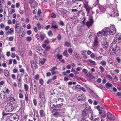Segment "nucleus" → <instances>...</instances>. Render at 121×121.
<instances>
[{
  "label": "nucleus",
  "instance_id": "25",
  "mask_svg": "<svg viewBox=\"0 0 121 121\" xmlns=\"http://www.w3.org/2000/svg\"><path fill=\"white\" fill-rule=\"evenodd\" d=\"M88 112L87 111H83L82 112V115L83 117H84L86 116Z\"/></svg>",
  "mask_w": 121,
  "mask_h": 121
},
{
  "label": "nucleus",
  "instance_id": "12",
  "mask_svg": "<svg viewBox=\"0 0 121 121\" xmlns=\"http://www.w3.org/2000/svg\"><path fill=\"white\" fill-rule=\"evenodd\" d=\"M105 28L106 29L105 30L106 32H109L110 35H112L115 34L116 33V30H113V31H108V30H107L108 29V27H105Z\"/></svg>",
  "mask_w": 121,
  "mask_h": 121
},
{
  "label": "nucleus",
  "instance_id": "42",
  "mask_svg": "<svg viewBox=\"0 0 121 121\" xmlns=\"http://www.w3.org/2000/svg\"><path fill=\"white\" fill-rule=\"evenodd\" d=\"M84 7L86 8V11L87 12V13H89L90 11L89 8L87 6L86 4L85 5Z\"/></svg>",
  "mask_w": 121,
  "mask_h": 121
},
{
  "label": "nucleus",
  "instance_id": "63",
  "mask_svg": "<svg viewBox=\"0 0 121 121\" xmlns=\"http://www.w3.org/2000/svg\"><path fill=\"white\" fill-rule=\"evenodd\" d=\"M16 56L15 54L14 53H13L11 54V56L12 58H14Z\"/></svg>",
  "mask_w": 121,
  "mask_h": 121
},
{
  "label": "nucleus",
  "instance_id": "5",
  "mask_svg": "<svg viewBox=\"0 0 121 121\" xmlns=\"http://www.w3.org/2000/svg\"><path fill=\"white\" fill-rule=\"evenodd\" d=\"M8 100L9 101V104H10L11 105H13L16 102V101L15 99L14 98L12 97H10L8 98Z\"/></svg>",
  "mask_w": 121,
  "mask_h": 121
},
{
  "label": "nucleus",
  "instance_id": "19",
  "mask_svg": "<svg viewBox=\"0 0 121 121\" xmlns=\"http://www.w3.org/2000/svg\"><path fill=\"white\" fill-rule=\"evenodd\" d=\"M99 34H101L100 35L101 36H102L105 34L104 30H102L101 31L98 32L97 33V35H99Z\"/></svg>",
  "mask_w": 121,
  "mask_h": 121
},
{
  "label": "nucleus",
  "instance_id": "49",
  "mask_svg": "<svg viewBox=\"0 0 121 121\" xmlns=\"http://www.w3.org/2000/svg\"><path fill=\"white\" fill-rule=\"evenodd\" d=\"M15 12V10L13 9H11L9 13L10 14H12L13 13Z\"/></svg>",
  "mask_w": 121,
  "mask_h": 121
},
{
  "label": "nucleus",
  "instance_id": "14",
  "mask_svg": "<svg viewBox=\"0 0 121 121\" xmlns=\"http://www.w3.org/2000/svg\"><path fill=\"white\" fill-rule=\"evenodd\" d=\"M1 98L2 99H4L5 96V92L4 91H1L0 94Z\"/></svg>",
  "mask_w": 121,
  "mask_h": 121
},
{
  "label": "nucleus",
  "instance_id": "17",
  "mask_svg": "<svg viewBox=\"0 0 121 121\" xmlns=\"http://www.w3.org/2000/svg\"><path fill=\"white\" fill-rule=\"evenodd\" d=\"M15 31L17 33H19L21 31V28L20 26H15Z\"/></svg>",
  "mask_w": 121,
  "mask_h": 121
},
{
  "label": "nucleus",
  "instance_id": "24",
  "mask_svg": "<svg viewBox=\"0 0 121 121\" xmlns=\"http://www.w3.org/2000/svg\"><path fill=\"white\" fill-rule=\"evenodd\" d=\"M103 47L104 48H107L108 47V45L107 43H104L102 44Z\"/></svg>",
  "mask_w": 121,
  "mask_h": 121
},
{
  "label": "nucleus",
  "instance_id": "34",
  "mask_svg": "<svg viewBox=\"0 0 121 121\" xmlns=\"http://www.w3.org/2000/svg\"><path fill=\"white\" fill-rule=\"evenodd\" d=\"M56 56L57 58L59 60H60L62 59V56L60 55L57 54Z\"/></svg>",
  "mask_w": 121,
  "mask_h": 121
},
{
  "label": "nucleus",
  "instance_id": "8",
  "mask_svg": "<svg viewBox=\"0 0 121 121\" xmlns=\"http://www.w3.org/2000/svg\"><path fill=\"white\" fill-rule=\"evenodd\" d=\"M40 92L39 97L40 98H44L45 91L44 89L43 88H40Z\"/></svg>",
  "mask_w": 121,
  "mask_h": 121
},
{
  "label": "nucleus",
  "instance_id": "15",
  "mask_svg": "<svg viewBox=\"0 0 121 121\" xmlns=\"http://www.w3.org/2000/svg\"><path fill=\"white\" fill-rule=\"evenodd\" d=\"M54 116L56 117H58L61 116L60 112H59L57 111H56L53 114Z\"/></svg>",
  "mask_w": 121,
  "mask_h": 121
},
{
  "label": "nucleus",
  "instance_id": "35",
  "mask_svg": "<svg viewBox=\"0 0 121 121\" xmlns=\"http://www.w3.org/2000/svg\"><path fill=\"white\" fill-rule=\"evenodd\" d=\"M81 86L79 85H77L75 87V89L78 91H80Z\"/></svg>",
  "mask_w": 121,
  "mask_h": 121
},
{
  "label": "nucleus",
  "instance_id": "41",
  "mask_svg": "<svg viewBox=\"0 0 121 121\" xmlns=\"http://www.w3.org/2000/svg\"><path fill=\"white\" fill-rule=\"evenodd\" d=\"M86 51L85 50H84L81 52V54L83 55H85L86 54Z\"/></svg>",
  "mask_w": 121,
  "mask_h": 121
},
{
  "label": "nucleus",
  "instance_id": "47",
  "mask_svg": "<svg viewBox=\"0 0 121 121\" xmlns=\"http://www.w3.org/2000/svg\"><path fill=\"white\" fill-rule=\"evenodd\" d=\"M13 31V29L12 28H11L9 30L8 32L9 34H11L12 32Z\"/></svg>",
  "mask_w": 121,
  "mask_h": 121
},
{
  "label": "nucleus",
  "instance_id": "57",
  "mask_svg": "<svg viewBox=\"0 0 121 121\" xmlns=\"http://www.w3.org/2000/svg\"><path fill=\"white\" fill-rule=\"evenodd\" d=\"M18 71V69L16 68L14 69L13 70V72L14 73H17Z\"/></svg>",
  "mask_w": 121,
  "mask_h": 121
},
{
  "label": "nucleus",
  "instance_id": "10",
  "mask_svg": "<svg viewBox=\"0 0 121 121\" xmlns=\"http://www.w3.org/2000/svg\"><path fill=\"white\" fill-rule=\"evenodd\" d=\"M40 107H42L44 106V103L45 101L44 98H40Z\"/></svg>",
  "mask_w": 121,
  "mask_h": 121
},
{
  "label": "nucleus",
  "instance_id": "33",
  "mask_svg": "<svg viewBox=\"0 0 121 121\" xmlns=\"http://www.w3.org/2000/svg\"><path fill=\"white\" fill-rule=\"evenodd\" d=\"M63 55L67 57L69 56V54L67 53V50L65 51L63 53Z\"/></svg>",
  "mask_w": 121,
  "mask_h": 121
},
{
  "label": "nucleus",
  "instance_id": "22",
  "mask_svg": "<svg viewBox=\"0 0 121 121\" xmlns=\"http://www.w3.org/2000/svg\"><path fill=\"white\" fill-rule=\"evenodd\" d=\"M24 81L25 82L27 83V81L29 79V78L28 75L27 73L24 76Z\"/></svg>",
  "mask_w": 121,
  "mask_h": 121
},
{
  "label": "nucleus",
  "instance_id": "55",
  "mask_svg": "<svg viewBox=\"0 0 121 121\" xmlns=\"http://www.w3.org/2000/svg\"><path fill=\"white\" fill-rule=\"evenodd\" d=\"M51 17L53 18H55L56 17V14L54 13H52V14Z\"/></svg>",
  "mask_w": 121,
  "mask_h": 121
},
{
  "label": "nucleus",
  "instance_id": "56",
  "mask_svg": "<svg viewBox=\"0 0 121 121\" xmlns=\"http://www.w3.org/2000/svg\"><path fill=\"white\" fill-rule=\"evenodd\" d=\"M35 77L36 79L38 80L39 78V75L38 74L35 75Z\"/></svg>",
  "mask_w": 121,
  "mask_h": 121
},
{
  "label": "nucleus",
  "instance_id": "59",
  "mask_svg": "<svg viewBox=\"0 0 121 121\" xmlns=\"http://www.w3.org/2000/svg\"><path fill=\"white\" fill-rule=\"evenodd\" d=\"M27 34L28 35H30L31 34V31L30 30H28L27 31Z\"/></svg>",
  "mask_w": 121,
  "mask_h": 121
},
{
  "label": "nucleus",
  "instance_id": "43",
  "mask_svg": "<svg viewBox=\"0 0 121 121\" xmlns=\"http://www.w3.org/2000/svg\"><path fill=\"white\" fill-rule=\"evenodd\" d=\"M51 28L53 29L57 28H58L57 26L56 25H54L53 24H52Z\"/></svg>",
  "mask_w": 121,
  "mask_h": 121
},
{
  "label": "nucleus",
  "instance_id": "64",
  "mask_svg": "<svg viewBox=\"0 0 121 121\" xmlns=\"http://www.w3.org/2000/svg\"><path fill=\"white\" fill-rule=\"evenodd\" d=\"M16 77L15 75L14 74H12L11 75V77L13 78V79H15V78Z\"/></svg>",
  "mask_w": 121,
  "mask_h": 121
},
{
  "label": "nucleus",
  "instance_id": "18",
  "mask_svg": "<svg viewBox=\"0 0 121 121\" xmlns=\"http://www.w3.org/2000/svg\"><path fill=\"white\" fill-rule=\"evenodd\" d=\"M45 36V35L44 33H40V39L41 40H43L44 39Z\"/></svg>",
  "mask_w": 121,
  "mask_h": 121
},
{
  "label": "nucleus",
  "instance_id": "54",
  "mask_svg": "<svg viewBox=\"0 0 121 121\" xmlns=\"http://www.w3.org/2000/svg\"><path fill=\"white\" fill-rule=\"evenodd\" d=\"M88 60L89 62L92 63L93 65H95V61H93L90 59H89Z\"/></svg>",
  "mask_w": 121,
  "mask_h": 121
},
{
  "label": "nucleus",
  "instance_id": "40",
  "mask_svg": "<svg viewBox=\"0 0 121 121\" xmlns=\"http://www.w3.org/2000/svg\"><path fill=\"white\" fill-rule=\"evenodd\" d=\"M48 35L50 37H52L53 35V34L52 31L51 30L49 31L48 33Z\"/></svg>",
  "mask_w": 121,
  "mask_h": 121
},
{
  "label": "nucleus",
  "instance_id": "50",
  "mask_svg": "<svg viewBox=\"0 0 121 121\" xmlns=\"http://www.w3.org/2000/svg\"><path fill=\"white\" fill-rule=\"evenodd\" d=\"M32 39L31 38V37H29L27 38L26 40L30 42Z\"/></svg>",
  "mask_w": 121,
  "mask_h": 121
},
{
  "label": "nucleus",
  "instance_id": "36",
  "mask_svg": "<svg viewBox=\"0 0 121 121\" xmlns=\"http://www.w3.org/2000/svg\"><path fill=\"white\" fill-rule=\"evenodd\" d=\"M99 68L100 70V72L101 73H103L105 69L102 66H100L99 67Z\"/></svg>",
  "mask_w": 121,
  "mask_h": 121
},
{
  "label": "nucleus",
  "instance_id": "20",
  "mask_svg": "<svg viewBox=\"0 0 121 121\" xmlns=\"http://www.w3.org/2000/svg\"><path fill=\"white\" fill-rule=\"evenodd\" d=\"M86 76L91 79L93 78H95V77L93 76L91 73H90L88 72L86 74Z\"/></svg>",
  "mask_w": 121,
  "mask_h": 121
},
{
  "label": "nucleus",
  "instance_id": "7",
  "mask_svg": "<svg viewBox=\"0 0 121 121\" xmlns=\"http://www.w3.org/2000/svg\"><path fill=\"white\" fill-rule=\"evenodd\" d=\"M110 120H114L115 119V117L109 112H108L106 118Z\"/></svg>",
  "mask_w": 121,
  "mask_h": 121
},
{
  "label": "nucleus",
  "instance_id": "2",
  "mask_svg": "<svg viewBox=\"0 0 121 121\" xmlns=\"http://www.w3.org/2000/svg\"><path fill=\"white\" fill-rule=\"evenodd\" d=\"M11 114L10 113H7V114H3V116L6 115H9V117L8 119H7V121H8L9 120H11L12 121H17L18 120V115L16 114H14L11 115H10Z\"/></svg>",
  "mask_w": 121,
  "mask_h": 121
},
{
  "label": "nucleus",
  "instance_id": "21",
  "mask_svg": "<svg viewBox=\"0 0 121 121\" xmlns=\"http://www.w3.org/2000/svg\"><path fill=\"white\" fill-rule=\"evenodd\" d=\"M106 87L107 89H109L110 87L112 86V85L109 82H108L105 84Z\"/></svg>",
  "mask_w": 121,
  "mask_h": 121
},
{
  "label": "nucleus",
  "instance_id": "4",
  "mask_svg": "<svg viewBox=\"0 0 121 121\" xmlns=\"http://www.w3.org/2000/svg\"><path fill=\"white\" fill-rule=\"evenodd\" d=\"M114 41L116 43H117L121 42V36H119L118 34H117L114 38Z\"/></svg>",
  "mask_w": 121,
  "mask_h": 121
},
{
  "label": "nucleus",
  "instance_id": "48",
  "mask_svg": "<svg viewBox=\"0 0 121 121\" xmlns=\"http://www.w3.org/2000/svg\"><path fill=\"white\" fill-rule=\"evenodd\" d=\"M82 72H83L85 74H86L87 73L88 71L86 69H83L82 70Z\"/></svg>",
  "mask_w": 121,
  "mask_h": 121
},
{
  "label": "nucleus",
  "instance_id": "39",
  "mask_svg": "<svg viewBox=\"0 0 121 121\" xmlns=\"http://www.w3.org/2000/svg\"><path fill=\"white\" fill-rule=\"evenodd\" d=\"M100 64L106 66V62L104 60H102L100 62Z\"/></svg>",
  "mask_w": 121,
  "mask_h": 121
},
{
  "label": "nucleus",
  "instance_id": "44",
  "mask_svg": "<svg viewBox=\"0 0 121 121\" xmlns=\"http://www.w3.org/2000/svg\"><path fill=\"white\" fill-rule=\"evenodd\" d=\"M25 100L26 101H27L28 100V95L26 93L25 94Z\"/></svg>",
  "mask_w": 121,
  "mask_h": 121
},
{
  "label": "nucleus",
  "instance_id": "26",
  "mask_svg": "<svg viewBox=\"0 0 121 121\" xmlns=\"http://www.w3.org/2000/svg\"><path fill=\"white\" fill-rule=\"evenodd\" d=\"M39 113L40 116L42 117H43L44 115V113L43 110H41L39 111Z\"/></svg>",
  "mask_w": 121,
  "mask_h": 121
},
{
  "label": "nucleus",
  "instance_id": "13",
  "mask_svg": "<svg viewBox=\"0 0 121 121\" xmlns=\"http://www.w3.org/2000/svg\"><path fill=\"white\" fill-rule=\"evenodd\" d=\"M85 100V98L84 96L83 95H80L78 97L77 102L78 101H79L80 100Z\"/></svg>",
  "mask_w": 121,
  "mask_h": 121
},
{
  "label": "nucleus",
  "instance_id": "53",
  "mask_svg": "<svg viewBox=\"0 0 121 121\" xmlns=\"http://www.w3.org/2000/svg\"><path fill=\"white\" fill-rule=\"evenodd\" d=\"M37 26L38 29L39 30H40L41 28V26L40 24L38 23L37 24Z\"/></svg>",
  "mask_w": 121,
  "mask_h": 121
},
{
  "label": "nucleus",
  "instance_id": "30",
  "mask_svg": "<svg viewBox=\"0 0 121 121\" xmlns=\"http://www.w3.org/2000/svg\"><path fill=\"white\" fill-rule=\"evenodd\" d=\"M73 56L74 59H76L78 58L77 53L76 52H74L73 55Z\"/></svg>",
  "mask_w": 121,
  "mask_h": 121
},
{
  "label": "nucleus",
  "instance_id": "3",
  "mask_svg": "<svg viewBox=\"0 0 121 121\" xmlns=\"http://www.w3.org/2000/svg\"><path fill=\"white\" fill-rule=\"evenodd\" d=\"M93 22L94 21L92 17L91 16L90 17L89 20L86 23V24L88 27H89L92 26Z\"/></svg>",
  "mask_w": 121,
  "mask_h": 121
},
{
  "label": "nucleus",
  "instance_id": "28",
  "mask_svg": "<svg viewBox=\"0 0 121 121\" xmlns=\"http://www.w3.org/2000/svg\"><path fill=\"white\" fill-rule=\"evenodd\" d=\"M94 46H96L98 44V42L97 41V38L96 37L95 38V40L94 42Z\"/></svg>",
  "mask_w": 121,
  "mask_h": 121
},
{
  "label": "nucleus",
  "instance_id": "23",
  "mask_svg": "<svg viewBox=\"0 0 121 121\" xmlns=\"http://www.w3.org/2000/svg\"><path fill=\"white\" fill-rule=\"evenodd\" d=\"M4 73L5 76L7 77L9 76V73L7 70L5 69L4 71Z\"/></svg>",
  "mask_w": 121,
  "mask_h": 121
},
{
  "label": "nucleus",
  "instance_id": "45",
  "mask_svg": "<svg viewBox=\"0 0 121 121\" xmlns=\"http://www.w3.org/2000/svg\"><path fill=\"white\" fill-rule=\"evenodd\" d=\"M43 61H39V63H40L42 65H43L45 62L46 60L45 58H44L43 59Z\"/></svg>",
  "mask_w": 121,
  "mask_h": 121
},
{
  "label": "nucleus",
  "instance_id": "32",
  "mask_svg": "<svg viewBox=\"0 0 121 121\" xmlns=\"http://www.w3.org/2000/svg\"><path fill=\"white\" fill-rule=\"evenodd\" d=\"M93 97L96 99L97 100H99L100 99V98L96 94H94L93 95Z\"/></svg>",
  "mask_w": 121,
  "mask_h": 121
},
{
  "label": "nucleus",
  "instance_id": "38",
  "mask_svg": "<svg viewBox=\"0 0 121 121\" xmlns=\"http://www.w3.org/2000/svg\"><path fill=\"white\" fill-rule=\"evenodd\" d=\"M90 109V107L88 105L86 106L85 109H84V111H87L88 112H89V110Z\"/></svg>",
  "mask_w": 121,
  "mask_h": 121
},
{
  "label": "nucleus",
  "instance_id": "31",
  "mask_svg": "<svg viewBox=\"0 0 121 121\" xmlns=\"http://www.w3.org/2000/svg\"><path fill=\"white\" fill-rule=\"evenodd\" d=\"M65 45H66L67 47H71V46L70 45V43L69 42H68L67 41H65Z\"/></svg>",
  "mask_w": 121,
  "mask_h": 121
},
{
  "label": "nucleus",
  "instance_id": "58",
  "mask_svg": "<svg viewBox=\"0 0 121 121\" xmlns=\"http://www.w3.org/2000/svg\"><path fill=\"white\" fill-rule=\"evenodd\" d=\"M44 43L45 44H48L49 43V42L48 39H46L45 41H44Z\"/></svg>",
  "mask_w": 121,
  "mask_h": 121
},
{
  "label": "nucleus",
  "instance_id": "51",
  "mask_svg": "<svg viewBox=\"0 0 121 121\" xmlns=\"http://www.w3.org/2000/svg\"><path fill=\"white\" fill-rule=\"evenodd\" d=\"M81 90L84 92H86V90L83 87H81L80 89V90Z\"/></svg>",
  "mask_w": 121,
  "mask_h": 121
},
{
  "label": "nucleus",
  "instance_id": "6",
  "mask_svg": "<svg viewBox=\"0 0 121 121\" xmlns=\"http://www.w3.org/2000/svg\"><path fill=\"white\" fill-rule=\"evenodd\" d=\"M5 110L6 111L8 112H10L13 109L14 107L13 105H8L5 108Z\"/></svg>",
  "mask_w": 121,
  "mask_h": 121
},
{
  "label": "nucleus",
  "instance_id": "11",
  "mask_svg": "<svg viewBox=\"0 0 121 121\" xmlns=\"http://www.w3.org/2000/svg\"><path fill=\"white\" fill-rule=\"evenodd\" d=\"M29 1L30 5L32 8H34L35 7V6L32 5L34 3L35 4H37V2L34 0H29Z\"/></svg>",
  "mask_w": 121,
  "mask_h": 121
},
{
  "label": "nucleus",
  "instance_id": "29",
  "mask_svg": "<svg viewBox=\"0 0 121 121\" xmlns=\"http://www.w3.org/2000/svg\"><path fill=\"white\" fill-rule=\"evenodd\" d=\"M99 9L100 11L102 12V13H104L105 11V8H104L103 7H102L100 8L99 7Z\"/></svg>",
  "mask_w": 121,
  "mask_h": 121
},
{
  "label": "nucleus",
  "instance_id": "60",
  "mask_svg": "<svg viewBox=\"0 0 121 121\" xmlns=\"http://www.w3.org/2000/svg\"><path fill=\"white\" fill-rule=\"evenodd\" d=\"M10 92V90L8 89H6L5 91V92L7 94H9Z\"/></svg>",
  "mask_w": 121,
  "mask_h": 121
},
{
  "label": "nucleus",
  "instance_id": "61",
  "mask_svg": "<svg viewBox=\"0 0 121 121\" xmlns=\"http://www.w3.org/2000/svg\"><path fill=\"white\" fill-rule=\"evenodd\" d=\"M106 76V77H107L108 78L111 79H112V78L111 76L109 74H107V75Z\"/></svg>",
  "mask_w": 121,
  "mask_h": 121
},
{
  "label": "nucleus",
  "instance_id": "16",
  "mask_svg": "<svg viewBox=\"0 0 121 121\" xmlns=\"http://www.w3.org/2000/svg\"><path fill=\"white\" fill-rule=\"evenodd\" d=\"M54 99L55 101L56 100V102H62L64 101L63 99L60 98H57L56 99Z\"/></svg>",
  "mask_w": 121,
  "mask_h": 121
},
{
  "label": "nucleus",
  "instance_id": "27",
  "mask_svg": "<svg viewBox=\"0 0 121 121\" xmlns=\"http://www.w3.org/2000/svg\"><path fill=\"white\" fill-rule=\"evenodd\" d=\"M113 30H116L114 26L113 25H111L109 29V31H113Z\"/></svg>",
  "mask_w": 121,
  "mask_h": 121
},
{
  "label": "nucleus",
  "instance_id": "62",
  "mask_svg": "<svg viewBox=\"0 0 121 121\" xmlns=\"http://www.w3.org/2000/svg\"><path fill=\"white\" fill-rule=\"evenodd\" d=\"M95 108L97 109L98 110H100V106L99 105H98L97 106H96L95 107Z\"/></svg>",
  "mask_w": 121,
  "mask_h": 121
},
{
  "label": "nucleus",
  "instance_id": "9",
  "mask_svg": "<svg viewBox=\"0 0 121 121\" xmlns=\"http://www.w3.org/2000/svg\"><path fill=\"white\" fill-rule=\"evenodd\" d=\"M30 63L32 68H33L34 67L35 69H38V65L33 60L30 61Z\"/></svg>",
  "mask_w": 121,
  "mask_h": 121
},
{
  "label": "nucleus",
  "instance_id": "46",
  "mask_svg": "<svg viewBox=\"0 0 121 121\" xmlns=\"http://www.w3.org/2000/svg\"><path fill=\"white\" fill-rule=\"evenodd\" d=\"M39 83L41 85H42L43 83V79L42 78L40 79L39 80Z\"/></svg>",
  "mask_w": 121,
  "mask_h": 121
},
{
  "label": "nucleus",
  "instance_id": "52",
  "mask_svg": "<svg viewBox=\"0 0 121 121\" xmlns=\"http://www.w3.org/2000/svg\"><path fill=\"white\" fill-rule=\"evenodd\" d=\"M68 52L69 54H71L73 52V49L72 48H69L68 50Z\"/></svg>",
  "mask_w": 121,
  "mask_h": 121
},
{
  "label": "nucleus",
  "instance_id": "1",
  "mask_svg": "<svg viewBox=\"0 0 121 121\" xmlns=\"http://www.w3.org/2000/svg\"><path fill=\"white\" fill-rule=\"evenodd\" d=\"M120 48L117 46L116 43L113 44L111 47L110 52L111 54L118 55L120 52Z\"/></svg>",
  "mask_w": 121,
  "mask_h": 121
},
{
  "label": "nucleus",
  "instance_id": "37",
  "mask_svg": "<svg viewBox=\"0 0 121 121\" xmlns=\"http://www.w3.org/2000/svg\"><path fill=\"white\" fill-rule=\"evenodd\" d=\"M24 89L26 91H27L28 89V85L26 84H25L24 85Z\"/></svg>",
  "mask_w": 121,
  "mask_h": 121
}]
</instances>
